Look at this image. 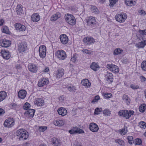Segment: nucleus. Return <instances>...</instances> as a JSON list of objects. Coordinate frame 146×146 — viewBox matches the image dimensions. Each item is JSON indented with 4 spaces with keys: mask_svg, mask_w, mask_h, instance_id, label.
<instances>
[{
    "mask_svg": "<svg viewBox=\"0 0 146 146\" xmlns=\"http://www.w3.org/2000/svg\"><path fill=\"white\" fill-rule=\"evenodd\" d=\"M107 67L111 71L115 73H117L119 72L118 67L116 65L113 64H108Z\"/></svg>",
    "mask_w": 146,
    "mask_h": 146,
    "instance_id": "obj_7",
    "label": "nucleus"
},
{
    "mask_svg": "<svg viewBox=\"0 0 146 146\" xmlns=\"http://www.w3.org/2000/svg\"><path fill=\"white\" fill-rule=\"evenodd\" d=\"M5 113V111L2 108H0V116H1Z\"/></svg>",
    "mask_w": 146,
    "mask_h": 146,
    "instance_id": "obj_60",
    "label": "nucleus"
},
{
    "mask_svg": "<svg viewBox=\"0 0 146 146\" xmlns=\"http://www.w3.org/2000/svg\"><path fill=\"white\" fill-rule=\"evenodd\" d=\"M72 129L73 130H74V131L76 133L80 134L84 133V132L83 130L78 128L77 127H74L72 128Z\"/></svg>",
    "mask_w": 146,
    "mask_h": 146,
    "instance_id": "obj_32",
    "label": "nucleus"
},
{
    "mask_svg": "<svg viewBox=\"0 0 146 146\" xmlns=\"http://www.w3.org/2000/svg\"><path fill=\"white\" fill-rule=\"evenodd\" d=\"M127 112V111H126V110H120L118 112V115L120 116H121L124 117L125 113H126Z\"/></svg>",
    "mask_w": 146,
    "mask_h": 146,
    "instance_id": "obj_44",
    "label": "nucleus"
},
{
    "mask_svg": "<svg viewBox=\"0 0 146 146\" xmlns=\"http://www.w3.org/2000/svg\"><path fill=\"white\" fill-rule=\"evenodd\" d=\"M100 99V97L99 96H95V98L92 101V103H94L97 102Z\"/></svg>",
    "mask_w": 146,
    "mask_h": 146,
    "instance_id": "obj_54",
    "label": "nucleus"
},
{
    "mask_svg": "<svg viewBox=\"0 0 146 146\" xmlns=\"http://www.w3.org/2000/svg\"><path fill=\"white\" fill-rule=\"evenodd\" d=\"M16 134L17 136L19 137V139L20 140H24L27 139L29 137L28 132L25 129H21L17 130Z\"/></svg>",
    "mask_w": 146,
    "mask_h": 146,
    "instance_id": "obj_1",
    "label": "nucleus"
},
{
    "mask_svg": "<svg viewBox=\"0 0 146 146\" xmlns=\"http://www.w3.org/2000/svg\"><path fill=\"white\" fill-rule=\"evenodd\" d=\"M16 11L18 14L20 15L22 13L23 11L22 6L21 5H18L17 7Z\"/></svg>",
    "mask_w": 146,
    "mask_h": 146,
    "instance_id": "obj_34",
    "label": "nucleus"
},
{
    "mask_svg": "<svg viewBox=\"0 0 146 146\" xmlns=\"http://www.w3.org/2000/svg\"><path fill=\"white\" fill-rule=\"evenodd\" d=\"M103 113L105 116H110L111 114V111L105 109L103 111Z\"/></svg>",
    "mask_w": 146,
    "mask_h": 146,
    "instance_id": "obj_41",
    "label": "nucleus"
},
{
    "mask_svg": "<svg viewBox=\"0 0 146 146\" xmlns=\"http://www.w3.org/2000/svg\"><path fill=\"white\" fill-rule=\"evenodd\" d=\"M64 74V70L62 68H59L57 72L56 73L57 77L60 78L62 77Z\"/></svg>",
    "mask_w": 146,
    "mask_h": 146,
    "instance_id": "obj_26",
    "label": "nucleus"
},
{
    "mask_svg": "<svg viewBox=\"0 0 146 146\" xmlns=\"http://www.w3.org/2000/svg\"><path fill=\"white\" fill-rule=\"evenodd\" d=\"M139 13L140 15H145V11L143 10H140L139 11Z\"/></svg>",
    "mask_w": 146,
    "mask_h": 146,
    "instance_id": "obj_63",
    "label": "nucleus"
},
{
    "mask_svg": "<svg viewBox=\"0 0 146 146\" xmlns=\"http://www.w3.org/2000/svg\"><path fill=\"white\" fill-rule=\"evenodd\" d=\"M120 133L122 135H125L127 132V127H125L123 128L121 130H119Z\"/></svg>",
    "mask_w": 146,
    "mask_h": 146,
    "instance_id": "obj_37",
    "label": "nucleus"
},
{
    "mask_svg": "<svg viewBox=\"0 0 146 146\" xmlns=\"http://www.w3.org/2000/svg\"><path fill=\"white\" fill-rule=\"evenodd\" d=\"M69 133L71 134H73L74 133H75L74 131V130L72 128L69 131Z\"/></svg>",
    "mask_w": 146,
    "mask_h": 146,
    "instance_id": "obj_64",
    "label": "nucleus"
},
{
    "mask_svg": "<svg viewBox=\"0 0 146 146\" xmlns=\"http://www.w3.org/2000/svg\"><path fill=\"white\" fill-rule=\"evenodd\" d=\"M139 126L141 128L145 129L146 127V123L144 121L140 122L139 124Z\"/></svg>",
    "mask_w": 146,
    "mask_h": 146,
    "instance_id": "obj_40",
    "label": "nucleus"
},
{
    "mask_svg": "<svg viewBox=\"0 0 146 146\" xmlns=\"http://www.w3.org/2000/svg\"><path fill=\"white\" fill-rule=\"evenodd\" d=\"M140 78L142 82L145 81L146 80L145 78L143 76H140Z\"/></svg>",
    "mask_w": 146,
    "mask_h": 146,
    "instance_id": "obj_62",
    "label": "nucleus"
},
{
    "mask_svg": "<svg viewBox=\"0 0 146 146\" xmlns=\"http://www.w3.org/2000/svg\"><path fill=\"white\" fill-rule=\"evenodd\" d=\"M26 94L27 92L25 90H21L19 92L18 96L20 98L23 99L25 97Z\"/></svg>",
    "mask_w": 146,
    "mask_h": 146,
    "instance_id": "obj_22",
    "label": "nucleus"
},
{
    "mask_svg": "<svg viewBox=\"0 0 146 146\" xmlns=\"http://www.w3.org/2000/svg\"><path fill=\"white\" fill-rule=\"evenodd\" d=\"M87 25L90 27H93L96 24V21L95 17L90 16L88 17L86 19Z\"/></svg>",
    "mask_w": 146,
    "mask_h": 146,
    "instance_id": "obj_9",
    "label": "nucleus"
},
{
    "mask_svg": "<svg viewBox=\"0 0 146 146\" xmlns=\"http://www.w3.org/2000/svg\"><path fill=\"white\" fill-rule=\"evenodd\" d=\"M122 52V50L121 49L117 48L114 51V54H115L117 55L120 54L121 52Z\"/></svg>",
    "mask_w": 146,
    "mask_h": 146,
    "instance_id": "obj_46",
    "label": "nucleus"
},
{
    "mask_svg": "<svg viewBox=\"0 0 146 146\" xmlns=\"http://www.w3.org/2000/svg\"><path fill=\"white\" fill-rule=\"evenodd\" d=\"M81 83L82 85L86 86L87 88L90 87L91 85L90 82L87 79H84L82 80L81 81Z\"/></svg>",
    "mask_w": 146,
    "mask_h": 146,
    "instance_id": "obj_24",
    "label": "nucleus"
},
{
    "mask_svg": "<svg viewBox=\"0 0 146 146\" xmlns=\"http://www.w3.org/2000/svg\"><path fill=\"white\" fill-rule=\"evenodd\" d=\"M77 59V54H73L72 57L71 59V61L73 62H74Z\"/></svg>",
    "mask_w": 146,
    "mask_h": 146,
    "instance_id": "obj_53",
    "label": "nucleus"
},
{
    "mask_svg": "<svg viewBox=\"0 0 146 146\" xmlns=\"http://www.w3.org/2000/svg\"><path fill=\"white\" fill-rule=\"evenodd\" d=\"M60 39L61 43L64 44H67L68 41V36L65 34H62L60 36Z\"/></svg>",
    "mask_w": 146,
    "mask_h": 146,
    "instance_id": "obj_15",
    "label": "nucleus"
},
{
    "mask_svg": "<svg viewBox=\"0 0 146 146\" xmlns=\"http://www.w3.org/2000/svg\"><path fill=\"white\" fill-rule=\"evenodd\" d=\"M57 58L59 60H63L66 57V55L65 52L62 50H58L56 53Z\"/></svg>",
    "mask_w": 146,
    "mask_h": 146,
    "instance_id": "obj_5",
    "label": "nucleus"
},
{
    "mask_svg": "<svg viewBox=\"0 0 146 146\" xmlns=\"http://www.w3.org/2000/svg\"><path fill=\"white\" fill-rule=\"evenodd\" d=\"M127 17V16L126 14L122 13L116 15L115 17V18L117 21L120 23H122L125 21Z\"/></svg>",
    "mask_w": 146,
    "mask_h": 146,
    "instance_id": "obj_3",
    "label": "nucleus"
},
{
    "mask_svg": "<svg viewBox=\"0 0 146 146\" xmlns=\"http://www.w3.org/2000/svg\"><path fill=\"white\" fill-rule=\"evenodd\" d=\"M27 44L24 42L19 44L18 45V50L20 53L24 52L27 49Z\"/></svg>",
    "mask_w": 146,
    "mask_h": 146,
    "instance_id": "obj_8",
    "label": "nucleus"
},
{
    "mask_svg": "<svg viewBox=\"0 0 146 146\" xmlns=\"http://www.w3.org/2000/svg\"><path fill=\"white\" fill-rule=\"evenodd\" d=\"M130 87L131 88L134 90L137 89L139 88V87L138 86L133 84H131L130 85Z\"/></svg>",
    "mask_w": 146,
    "mask_h": 146,
    "instance_id": "obj_58",
    "label": "nucleus"
},
{
    "mask_svg": "<svg viewBox=\"0 0 146 146\" xmlns=\"http://www.w3.org/2000/svg\"><path fill=\"white\" fill-rule=\"evenodd\" d=\"M39 55L40 58H44L46 56V48L44 45L40 46L39 48Z\"/></svg>",
    "mask_w": 146,
    "mask_h": 146,
    "instance_id": "obj_6",
    "label": "nucleus"
},
{
    "mask_svg": "<svg viewBox=\"0 0 146 146\" xmlns=\"http://www.w3.org/2000/svg\"><path fill=\"white\" fill-rule=\"evenodd\" d=\"M52 143L54 145L57 146L60 143V141L55 138H53L52 139Z\"/></svg>",
    "mask_w": 146,
    "mask_h": 146,
    "instance_id": "obj_36",
    "label": "nucleus"
},
{
    "mask_svg": "<svg viewBox=\"0 0 146 146\" xmlns=\"http://www.w3.org/2000/svg\"><path fill=\"white\" fill-rule=\"evenodd\" d=\"M102 111V109L101 108H97L96 109L94 113V114L98 115Z\"/></svg>",
    "mask_w": 146,
    "mask_h": 146,
    "instance_id": "obj_47",
    "label": "nucleus"
},
{
    "mask_svg": "<svg viewBox=\"0 0 146 146\" xmlns=\"http://www.w3.org/2000/svg\"><path fill=\"white\" fill-rule=\"evenodd\" d=\"M35 110L33 109H29L25 113V115L28 117L31 118L33 117L34 115Z\"/></svg>",
    "mask_w": 146,
    "mask_h": 146,
    "instance_id": "obj_13",
    "label": "nucleus"
},
{
    "mask_svg": "<svg viewBox=\"0 0 146 146\" xmlns=\"http://www.w3.org/2000/svg\"><path fill=\"white\" fill-rule=\"evenodd\" d=\"M145 104H143L140 106L139 108V111L141 112H143L145 109Z\"/></svg>",
    "mask_w": 146,
    "mask_h": 146,
    "instance_id": "obj_39",
    "label": "nucleus"
},
{
    "mask_svg": "<svg viewBox=\"0 0 146 146\" xmlns=\"http://www.w3.org/2000/svg\"><path fill=\"white\" fill-rule=\"evenodd\" d=\"M48 80L47 79L43 78L38 81V86L39 87H41L47 84Z\"/></svg>",
    "mask_w": 146,
    "mask_h": 146,
    "instance_id": "obj_16",
    "label": "nucleus"
},
{
    "mask_svg": "<svg viewBox=\"0 0 146 146\" xmlns=\"http://www.w3.org/2000/svg\"><path fill=\"white\" fill-rule=\"evenodd\" d=\"M141 67L143 71H146V60L143 61L141 63Z\"/></svg>",
    "mask_w": 146,
    "mask_h": 146,
    "instance_id": "obj_38",
    "label": "nucleus"
},
{
    "mask_svg": "<svg viewBox=\"0 0 146 146\" xmlns=\"http://www.w3.org/2000/svg\"><path fill=\"white\" fill-rule=\"evenodd\" d=\"M2 31L4 33L7 34L8 33L9 31L8 27H4Z\"/></svg>",
    "mask_w": 146,
    "mask_h": 146,
    "instance_id": "obj_57",
    "label": "nucleus"
},
{
    "mask_svg": "<svg viewBox=\"0 0 146 146\" xmlns=\"http://www.w3.org/2000/svg\"><path fill=\"white\" fill-rule=\"evenodd\" d=\"M115 142L117 143L119 145H124V142L122 140L117 139L115 140Z\"/></svg>",
    "mask_w": 146,
    "mask_h": 146,
    "instance_id": "obj_48",
    "label": "nucleus"
},
{
    "mask_svg": "<svg viewBox=\"0 0 146 146\" xmlns=\"http://www.w3.org/2000/svg\"><path fill=\"white\" fill-rule=\"evenodd\" d=\"M110 4L109 5L110 7H113L118 1V0H109Z\"/></svg>",
    "mask_w": 146,
    "mask_h": 146,
    "instance_id": "obj_45",
    "label": "nucleus"
},
{
    "mask_svg": "<svg viewBox=\"0 0 146 146\" xmlns=\"http://www.w3.org/2000/svg\"><path fill=\"white\" fill-rule=\"evenodd\" d=\"M66 22L71 25H74L76 23V19L74 17L70 14H66L64 16Z\"/></svg>",
    "mask_w": 146,
    "mask_h": 146,
    "instance_id": "obj_2",
    "label": "nucleus"
},
{
    "mask_svg": "<svg viewBox=\"0 0 146 146\" xmlns=\"http://www.w3.org/2000/svg\"><path fill=\"white\" fill-rule=\"evenodd\" d=\"M125 4L129 7H132L136 4V0H125Z\"/></svg>",
    "mask_w": 146,
    "mask_h": 146,
    "instance_id": "obj_17",
    "label": "nucleus"
},
{
    "mask_svg": "<svg viewBox=\"0 0 146 146\" xmlns=\"http://www.w3.org/2000/svg\"><path fill=\"white\" fill-rule=\"evenodd\" d=\"M83 42L88 45H90L94 44L95 41V40L92 37H86L83 39Z\"/></svg>",
    "mask_w": 146,
    "mask_h": 146,
    "instance_id": "obj_11",
    "label": "nucleus"
},
{
    "mask_svg": "<svg viewBox=\"0 0 146 146\" xmlns=\"http://www.w3.org/2000/svg\"><path fill=\"white\" fill-rule=\"evenodd\" d=\"M122 99L127 104L130 103V99L128 97L127 95L124 94L122 97Z\"/></svg>",
    "mask_w": 146,
    "mask_h": 146,
    "instance_id": "obj_35",
    "label": "nucleus"
},
{
    "mask_svg": "<svg viewBox=\"0 0 146 146\" xmlns=\"http://www.w3.org/2000/svg\"><path fill=\"white\" fill-rule=\"evenodd\" d=\"M47 128L46 127L40 126L38 129V130L40 132H43Z\"/></svg>",
    "mask_w": 146,
    "mask_h": 146,
    "instance_id": "obj_55",
    "label": "nucleus"
},
{
    "mask_svg": "<svg viewBox=\"0 0 146 146\" xmlns=\"http://www.w3.org/2000/svg\"><path fill=\"white\" fill-rule=\"evenodd\" d=\"M106 78L108 81H109L110 83H111L113 81L112 74L107 72L106 76Z\"/></svg>",
    "mask_w": 146,
    "mask_h": 146,
    "instance_id": "obj_28",
    "label": "nucleus"
},
{
    "mask_svg": "<svg viewBox=\"0 0 146 146\" xmlns=\"http://www.w3.org/2000/svg\"><path fill=\"white\" fill-rule=\"evenodd\" d=\"M11 44V42L9 40H3L2 41H1L0 45L3 47H7L9 46Z\"/></svg>",
    "mask_w": 146,
    "mask_h": 146,
    "instance_id": "obj_18",
    "label": "nucleus"
},
{
    "mask_svg": "<svg viewBox=\"0 0 146 146\" xmlns=\"http://www.w3.org/2000/svg\"><path fill=\"white\" fill-rule=\"evenodd\" d=\"M91 9L92 13H98L99 12V11L97 9V8L95 6H92Z\"/></svg>",
    "mask_w": 146,
    "mask_h": 146,
    "instance_id": "obj_43",
    "label": "nucleus"
},
{
    "mask_svg": "<svg viewBox=\"0 0 146 146\" xmlns=\"http://www.w3.org/2000/svg\"><path fill=\"white\" fill-rule=\"evenodd\" d=\"M140 34L143 35H146V29L143 30H139V31Z\"/></svg>",
    "mask_w": 146,
    "mask_h": 146,
    "instance_id": "obj_59",
    "label": "nucleus"
},
{
    "mask_svg": "<svg viewBox=\"0 0 146 146\" xmlns=\"http://www.w3.org/2000/svg\"><path fill=\"white\" fill-rule=\"evenodd\" d=\"M1 53L3 57L5 59L7 60L10 58V53L7 50H2L1 52Z\"/></svg>",
    "mask_w": 146,
    "mask_h": 146,
    "instance_id": "obj_10",
    "label": "nucleus"
},
{
    "mask_svg": "<svg viewBox=\"0 0 146 146\" xmlns=\"http://www.w3.org/2000/svg\"><path fill=\"white\" fill-rule=\"evenodd\" d=\"M7 96V94L5 91H2L0 92V102L5 99Z\"/></svg>",
    "mask_w": 146,
    "mask_h": 146,
    "instance_id": "obj_30",
    "label": "nucleus"
},
{
    "mask_svg": "<svg viewBox=\"0 0 146 146\" xmlns=\"http://www.w3.org/2000/svg\"><path fill=\"white\" fill-rule=\"evenodd\" d=\"M15 28L17 30L20 31H24L26 29V27L24 25L18 23L15 24Z\"/></svg>",
    "mask_w": 146,
    "mask_h": 146,
    "instance_id": "obj_23",
    "label": "nucleus"
},
{
    "mask_svg": "<svg viewBox=\"0 0 146 146\" xmlns=\"http://www.w3.org/2000/svg\"><path fill=\"white\" fill-rule=\"evenodd\" d=\"M34 103L38 106H43L44 104V102L43 99L39 98H36Z\"/></svg>",
    "mask_w": 146,
    "mask_h": 146,
    "instance_id": "obj_14",
    "label": "nucleus"
},
{
    "mask_svg": "<svg viewBox=\"0 0 146 146\" xmlns=\"http://www.w3.org/2000/svg\"><path fill=\"white\" fill-rule=\"evenodd\" d=\"M31 18L32 21L34 22H37L40 19V16L38 13L33 14L31 15Z\"/></svg>",
    "mask_w": 146,
    "mask_h": 146,
    "instance_id": "obj_20",
    "label": "nucleus"
},
{
    "mask_svg": "<svg viewBox=\"0 0 146 146\" xmlns=\"http://www.w3.org/2000/svg\"><path fill=\"white\" fill-rule=\"evenodd\" d=\"M104 98L105 99H108L110 98L111 96V93H106L104 94Z\"/></svg>",
    "mask_w": 146,
    "mask_h": 146,
    "instance_id": "obj_51",
    "label": "nucleus"
},
{
    "mask_svg": "<svg viewBox=\"0 0 146 146\" xmlns=\"http://www.w3.org/2000/svg\"><path fill=\"white\" fill-rule=\"evenodd\" d=\"M30 105L29 103L26 102L25 103L23 106V108L25 110H27L30 107Z\"/></svg>",
    "mask_w": 146,
    "mask_h": 146,
    "instance_id": "obj_50",
    "label": "nucleus"
},
{
    "mask_svg": "<svg viewBox=\"0 0 146 146\" xmlns=\"http://www.w3.org/2000/svg\"><path fill=\"white\" fill-rule=\"evenodd\" d=\"M65 123V121L59 119L55 120L54 121V124L56 126H61L64 125Z\"/></svg>",
    "mask_w": 146,
    "mask_h": 146,
    "instance_id": "obj_27",
    "label": "nucleus"
},
{
    "mask_svg": "<svg viewBox=\"0 0 146 146\" xmlns=\"http://www.w3.org/2000/svg\"><path fill=\"white\" fill-rule=\"evenodd\" d=\"M57 112L60 115L62 116H64L67 113V110L64 108L61 107L58 108L57 110Z\"/></svg>",
    "mask_w": 146,
    "mask_h": 146,
    "instance_id": "obj_19",
    "label": "nucleus"
},
{
    "mask_svg": "<svg viewBox=\"0 0 146 146\" xmlns=\"http://www.w3.org/2000/svg\"><path fill=\"white\" fill-rule=\"evenodd\" d=\"M89 128L91 131L93 132H96L99 130V127L98 125L95 123H91L89 125Z\"/></svg>",
    "mask_w": 146,
    "mask_h": 146,
    "instance_id": "obj_12",
    "label": "nucleus"
},
{
    "mask_svg": "<svg viewBox=\"0 0 146 146\" xmlns=\"http://www.w3.org/2000/svg\"><path fill=\"white\" fill-rule=\"evenodd\" d=\"M14 124V119L13 118L11 117L7 119L4 123V126L9 128L12 127Z\"/></svg>",
    "mask_w": 146,
    "mask_h": 146,
    "instance_id": "obj_4",
    "label": "nucleus"
},
{
    "mask_svg": "<svg viewBox=\"0 0 146 146\" xmlns=\"http://www.w3.org/2000/svg\"><path fill=\"white\" fill-rule=\"evenodd\" d=\"M61 17L60 14L59 13H57L56 14L53 15L51 18L50 20L51 21H55Z\"/></svg>",
    "mask_w": 146,
    "mask_h": 146,
    "instance_id": "obj_31",
    "label": "nucleus"
},
{
    "mask_svg": "<svg viewBox=\"0 0 146 146\" xmlns=\"http://www.w3.org/2000/svg\"><path fill=\"white\" fill-rule=\"evenodd\" d=\"M84 53L87 54H90L91 53V51L90 50H88L87 49H83L82 51Z\"/></svg>",
    "mask_w": 146,
    "mask_h": 146,
    "instance_id": "obj_56",
    "label": "nucleus"
},
{
    "mask_svg": "<svg viewBox=\"0 0 146 146\" xmlns=\"http://www.w3.org/2000/svg\"><path fill=\"white\" fill-rule=\"evenodd\" d=\"M29 70L33 72L36 73L38 70L37 67L35 65L30 64L28 66Z\"/></svg>",
    "mask_w": 146,
    "mask_h": 146,
    "instance_id": "obj_21",
    "label": "nucleus"
},
{
    "mask_svg": "<svg viewBox=\"0 0 146 146\" xmlns=\"http://www.w3.org/2000/svg\"><path fill=\"white\" fill-rule=\"evenodd\" d=\"M67 88L68 90L70 92H75L76 90L75 87L73 86H69Z\"/></svg>",
    "mask_w": 146,
    "mask_h": 146,
    "instance_id": "obj_52",
    "label": "nucleus"
},
{
    "mask_svg": "<svg viewBox=\"0 0 146 146\" xmlns=\"http://www.w3.org/2000/svg\"><path fill=\"white\" fill-rule=\"evenodd\" d=\"M64 97L63 95L60 96L58 98V100L60 102H62L64 99Z\"/></svg>",
    "mask_w": 146,
    "mask_h": 146,
    "instance_id": "obj_61",
    "label": "nucleus"
},
{
    "mask_svg": "<svg viewBox=\"0 0 146 146\" xmlns=\"http://www.w3.org/2000/svg\"><path fill=\"white\" fill-rule=\"evenodd\" d=\"M127 111L126 113H125L124 117H125L126 119H129L131 116V115H133L134 112L133 110H126Z\"/></svg>",
    "mask_w": 146,
    "mask_h": 146,
    "instance_id": "obj_25",
    "label": "nucleus"
},
{
    "mask_svg": "<svg viewBox=\"0 0 146 146\" xmlns=\"http://www.w3.org/2000/svg\"><path fill=\"white\" fill-rule=\"evenodd\" d=\"M134 142L136 144L140 145L141 144L142 141L139 138H137L135 140Z\"/></svg>",
    "mask_w": 146,
    "mask_h": 146,
    "instance_id": "obj_49",
    "label": "nucleus"
},
{
    "mask_svg": "<svg viewBox=\"0 0 146 146\" xmlns=\"http://www.w3.org/2000/svg\"><path fill=\"white\" fill-rule=\"evenodd\" d=\"M90 68L94 71H96L100 67L97 63L93 62L90 66Z\"/></svg>",
    "mask_w": 146,
    "mask_h": 146,
    "instance_id": "obj_29",
    "label": "nucleus"
},
{
    "mask_svg": "<svg viewBox=\"0 0 146 146\" xmlns=\"http://www.w3.org/2000/svg\"><path fill=\"white\" fill-rule=\"evenodd\" d=\"M128 143L130 144H132L134 142V141L133 140V137L132 136H128L127 137Z\"/></svg>",
    "mask_w": 146,
    "mask_h": 146,
    "instance_id": "obj_42",
    "label": "nucleus"
},
{
    "mask_svg": "<svg viewBox=\"0 0 146 146\" xmlns=\"http://www.w3.org/2000/svg\"><path fill=\"white\" fill-rule=\"evenodd\" d=\"M146 45V41L143 40L136 44V47L138 48H143Z\"/></svg>",
    "mask_w": 146,
    "mask_h": 146,
    "instance_id": "obj_33",
    "label": "nucleus"
}]
</instances>
